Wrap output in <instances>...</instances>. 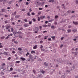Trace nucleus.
Listing matches in <instances>:
<instances>
[{
	"label": "nucleus",
	"mask_w": 78,
	"mask_h": 78,
	"mask_svg": "<svg viewBox=\"0 0 78 78\" xmlns=\"http://www.w3.org/2000/svg\"><path fill=\"white\" fill-rule=\"evenodd\" d=\"M1 12H6V9H1Z\"/></svg>",
	"instance_id": "f257e3e1"
},
{
	"label": "nucleus",
	"mask_w": 78,
	"mask_h": 78,
	"mask_svg": "<svg viewBox=\"0 0 78 78\" xmlns=\"http://www.w3.org/2000/svg\"><path fill=\"white\" fill-rule=\"evenodd\" d=\"M6 30H8L9 28H10V26H9L7 25L5 26Z\"/></svg>",
	"instance_id": "f03ea898"
},
{
	"label": "nucleus",
	"mask_w": 78,
	"mask_h": 78,
	"mask_svg": "<svg viewBox=\"0 0 78 78\" xmlns=\"http://www.w3.org/2000/svg\"><path fill=\"white\" fill-rule=\"evenodd\" d=\"M51 29H53L54 30L55 28H56V27L54 26H51Z\"/></svg>",
	"instance_id": "7ed1b4c3"
},
{
	"label": "nucleus",
	"mask_w": 78,
	"mask_h": 78,
	"mask_svg": "<svg viewBox=\"0 0 78 78\" xmlns=\"http://www.w3.org/2000/svg\"><path fill=\"white\" fill-rule=\"evenodd\" d=\"M37 45L36 44L33 47V49H36L37 48Z\"/></svg>",
	"instance_id": "20e7f679"
},
{
	"label": "nucleus",
	"mask_w": 78,
	"mask_h": 78,
	"mask_svg": "<svg viewBox=\"0 0 78 78\" xmlns=\"http://www.w3.org/2000/svg\"><path fill=\"white\" fill-rule=\"evenodd\" d=\"M17 34H22V32L21 31H18L17 32Z\"/></svg>",
	"instance_id": "39448f33"
},
{
	"label": "nucleus",
	"mask_w": 78,
	"mask_h": 78,
	"mask_svg": "<svg viewBox=\"0 0 78 78\" xmlns=\"http://www.w3.org/2000/svg\"><path fill=\"white\" fill-rule=\"evenodd\" d=\"M73 23L75 25H77L78 24V23L77 22H75V21H73Z\"/></svg>",
	"instance_id": "423d86ee"
},
{
	"label": "nucleus",
	"mask_w": 78,
	"mask_h": 78,
	"mask_svg": "<svg viewBox=\"0 0 78 78\" xmlns=\"http://www.w3.org/2000/svg\"><path fill=\"white\" fill-rule=\"evenodd\" d=\"M44 64L46 66V67H47V66H48V63L46 62H44Z\"/></svg>",
	"instance_id": "0eeeda50"
},
{
	"label": "nucleus",
	"mask_w": 78,
	"mask_h": 78,
	"mask_svg": "<svg viewBox=\"0 0 78 78\" xmlns=\"http://www.w3.org/2000/svg\"><path fill=\"white\" fill-rule=\"evenodd\" d=\"M20 15H16L15 16V18H16V19H18V18H19V17H20Z\"/></svg>",
	"instance_id": "6e6552de"
},
{
	"label": "nucleus",
	"mask_w": 78,
	"mask_h": 78,
	"mask_svg": "<svg viewBox=\"0 0 78 78\" xmlns=\"http://www.w3.org/2000/svg\"><path fill=\"white\" fill-rule=\"evenodd\" d=\"M45 18V16H41L40 19H44Z\"/></svg>",
	"instance_id": "1a4fd4ad"
},
{
	"label": "nucleus",
	"mask_w": 78,
	"mask_h": 78,
	"mask_svg": "<svg viewBox=\"0 0 78 78\" xmlns=\"http://www.w3.org/2000/svg\"><path fill=\"white\" fill-rule=\"evenodd\" d=\"M41 73H43V74H44V73H45V71H44V70H42L41 71Z\"/></svg>",
	"instance_id": "9d476101"
},
{
	"label": "nucleus",
	"mask_w": 78,
	"mask_h": 78,
	"mask_svg": "<svg viewBox=\"0 0 78 78\" xmlns=\"http://www.w3.org/2000/svg\"><path fill=\"white\" fill-rule=\"evenodd\" d=\"M67 31H68V33H70V32L72 31V30H71V29H68Z\"/></svg>",
	"instance_id": "9b49d317"
},
{
	"label": "nucleus",
	"mask_w": 78,
	"mask_h": 78,
	"mask_svg": "<svg viewBox=\"0 0 78 78\" xmlns=\"http://www.w3.org/2000/svg\"><path fill=\"white\" fill-rule=\"evenodd\" d=\"M20 59L22 60V61H25V58H24L21 57L20 58Z\"/></svg>",
	"instance_id": "f8f14e48"
},
{
	"label": "nucleus",
	"mask_w": 78,
	"mask_h": 78,
	"mask_svg": "<svg viewBox=\"0 0 78 78\" xmlns=\"http://www.w3.org/2000/svg\"><path fill=\"white\" fill-rule=\"evenodd\" d=\"M27 15L28 16H31V14L29 12L27 13Z\"/></svg>",
	"instance_id": "ddd939ff"
},
{
	"label": "nucleus",
	"mask_w": 78,
	"mask_h": 78,
	"mask_svg": "<svg viewBox=\"0 0 78 78\" xmlns=\"http://www.w3.org/2000/svg\"><path fill=\"white\" fill-rule=\"evenodd\" d=\"M51 37L53 40H55V36H52Z\"/></svg>",
	"instance_id": "4468645a"
},
{
	"label": "nucleus",
	"mask_w": 78,
	"mask_h": 78,
	"mask_svg": "<svg viewBox=\"0 0 78 78\" xmlns=\"http://www.w3.org/2000/svg\"><path fill=\"white\" fill-rule=\"evenodd\" d=\"M31 53L32 54H33V53H36V52H35V51H31Z\"/></svg>",
	"instance_id": "2eb2a0df"
},
{
	"label": "nucleus",
	"mask_w": 78,
	"mask_h": 78,
	"mask_svg": "<svg viewBox=\"0 0 78 78\" xmlns=\"http://www.w3.org/2000/svg\"><path fill=\"white\" fill-rule=\"evenodd\" d=\"M48 2H52V3H53V2H54V0H49Z\"/></svg>",
	"instance_id": "dca6fc26"
},
{
	"label": "nucleus",
	"mask_w": 78,
	"mask_h": 78,
	"mask_svg": "<svg viewBox=\"0 0 78 78\" xmlns=\"http://www.w3.org/2000/svg\"><path fill=\"white\" fill-rule=\"evenodd\" d=\"M20 61H16L15 62L16 63H18V64L20 63Z\"/></svg>",
	"instance_id": "f3484780"
},
{
	"label": "nucleus",
	"mask_w": 78,
	"mask_h": 78,
	"mask_svg": "<svg viewBox=\"0 0 78 78\" xmlns=\"http://www.w3.org/2000/svg\"><path fill=\"white\" fill-rule=\"evenodd\" d=\"M24 27H28V25L27 24H25L24 25Z\"/></svg>",
	"instance_id": "a211bd4d"
},
{
	"label": "nucleus",
	"mask_w": 78,
	"mask_h": 78,
	"mask_svg": "<svg viewBox=\"0 0 78 78\" xmlns=\"http://www.w3.org/2000/svg\"><path fill=\"white\" fill-rule=\"evenodd\" d=\"M48 26L49 27H51V23H48Z\"/></svg>",
	"instance_id": "6ab92c4d"
},
{
	"label": "nucleus",
	"mask_w": 78,
	"mask_h": 78,
	"mask_svg": "<svg viewBox=\"0 0 78 78\" xmlns=\"http://www.w3.org/2000/svg\"><path fill=\"white\" fill-rule=\"evenodd\" d=\"M47 27V25L46 24H44L43 25V27H44V28L45 27Z\"/></svg>",
	"instance_id": "aec40b11"
},
{
	"label": "nucleus",
	"mask_w": 78,
	"mask_h": 78,
	"mask_svg": "<svg viewBox=\"0 0 78 78\" xmlns=\"http://www.w3.org/2000/svg\"><path fill=\"white\" fill-rule=\"evenodd\" d=\"M13 70V69L12 68H10V69L9 72H11V71H12V70Z\"/></svg>",
	"instance_id": "412c9836"
},
{
	"label": "nucleus",
	"mask_w": 78,
	"mask_h": 78,
	"mask_svg": "<svg viewBox=\"0 0 78 78\" xmlns=\"http://www.w3.org/2000/svg\"><path fill=\"white\" fill-rule=\"evenodd\" d=\"M17 13V12H16V11H15V12H14V13L13 14V15H14V16L15 15H16V14Z\"/></svg>",
	"instance_id": "4be33fe9"
},
{
	"label": "nucleus",
	"mask_w": 78,
	"mask_h": 78,
	"mask_svg": "<svg viewBox=\"0 0 78 78\" xmlns=\"http://www.w3.org/2000/svg\"><path fill=\"white\" fill-rule=\"evenodd\" d=\"M53 20H49V22H53Z\"/></svg>",
	"instance_id": "5701e85b"
},
{
	"label": "nucleus",
	"mask_w": 78,
	"mask_h": 78,
	"mask_svg": "<svg viewBox=\"0 0 78 78\" xmlns=\"http://www.w3.org/2000/svg\"><path fill=\"white\" fill-rule=\"evenodd\" d=\"M13 34H14V35H15V34H17V32L16 31L15 32H13Z\"/></svg>",
	"instance_id": "b1692460"
},
{
	"label": "nucleus",
	"mask_w": 78,
	"mask_h": 78,
	"mask_svg": "<svg viewBox=\"0 0 78 78\" xmlns=\"http://www.w3.org/2000/svg\"><path fill=\"white\" fill-rule=\"evenodd\" d=\"M62 6H63V8H64V9H65V6H64V4H62Z\"/></svg>",
	"instance_id": "393cba45"
},
{
	"label": "nucleus",
	"mask_w": 78,
	"mask_h": 78,
	"mask_svg": "<svg viewBox=\"0 0 78 78\" xmlns=\"http://www.w3.org/2000/svg\"><path fill=\"white\" fill-rule=\"evenodd\" d=\"M77 31V30L76 29H74L73 30V31L74 32V33L75 32H76Z\"/></svg>",
	"instance_id": "a878e982"
},
{
	"label": "nucleus",
	"mask_w": 78,
	"mask_h": 78,
	"mask_svg": "<svg viewBox=\"0 0 78 78\" xmlns=\"http://www.w3.org/2000/svg\"><path fill=\"white\" fill-rule=\"evenodd\" d=\"M26 5H29V3H28V2H26Z\"/></svg>",
	"instance_id": "bb28decb"
},
{
	"label": "nucleus",
	"mask_w": 78,
	"mask_h": 78,
	"mask_svg": "<svg viewBox=\"0 0 78 78\" xmlns=\"http://www.w3.org/2000/svg\"><path fill=\"white\" fill-rule=\"evenodd\" d=\"M4 55H8V53H7V52H5L4 53Z\"/></svg>",
	"instance_id": "cd10ccee"
},
{
	"label": "nucleus",
	"mask_w": 78,
	"mask_h": 78,
	"mask_svg": "<svg viewBox=\"0 0 78 78\" xmlns=\"http://www.w3.org/2000/svg\"><path fill=\"white\" fill-rule=\"evenodd\" d=\"M29 25H31V24L32 23V21H29Z\"/></svg>",
	"instance_id": "c85d7f7f"
},
{
	"label": "nucleus",
	"mask_w": 78,
	"mask_h": 78,
	"mask_svg": "<svg viewBox=\"0 0 78 78\" xmlns=\"http://www.w3.org/2000/svg\"><path fill=\"white\" fill-rule=\"evenodd\" d=\"M23 30V28L22 27H21L20 28V29L19 30V31H20V30Z\"/></svg>",
	"instance_id": "c756f323"
},
{
	"label": "nucleus",
	"mask_w": 78,
	"mask_h": 78,
	"mask_svg": "<svg viewBox=\"0 0 78 78\" xmlns=\"http://www.w3.org/2000/svg\"><path fill=\"white\" fill-rule=\"evenodd\" d=\"M31 14L32 16H34V15H35V13H34V12H32L31 13Z\"/></svg>",
	"instance_id": "7c9ffc66"
},
{
	"label": "nucleus",
	"mask_w": 78,
	"mask_h": 78,
	"mask_svg": "<svg viewBox=\"0 0 78 78\" xmlns=\"http://www.w3.org/2000/svg\"><path fill=\"white\" fill-rule=\"evenodd\" d=\"M4 38H5V37H4V36L2 37H1V39H4Z\"/></svg>",
	"instance_id": "2f4dec72"
},
{
	"label": "nucleus",
	"mask_w": 78,
	"mask_h": 78,
	"mask_svg": "<svg viewBox=\"0 0 78 78\" xmlns=\"http://www.w3.org/2000/svg\"><path fill=\"white\" fill-rule=\"evenodd\" d=\"M22 49L21 48H18V50H19V51H21L22 50Z\"/></svg>",
	"instance_id": "473e14b6"
},
{
	"label": "nucleus",
	"mask_w": 78,
	"mask_h": 78,
	"mask_svg": "<svg viewBox=\"0 0 78 78\" xmlns=\"http://www.w3.org/2000/svg\"><path fill=\"white\" fill-rule=\"evenodd\" d=\"M43 48V46H42V45H41L40 48H41V49H42Z\"/></svg>",
	"instance_id": "72a5a7b5"
},
{
	"label": "nucleus",
	"mask_w": 78,
	"mask_h": 78,
	"mask_svg": "<svg viewBox=\"0 0 78 78\" xmlns=\"http://www.w3.org/2000/svg\"><path fill=\"white\" fill-rule=\"evenodd\" d=\"M29 55V52H27V54H26V56H28Z\"/></svg>",
	"instance_id": "f704fd0d"
},
{
	"label": "nucleus",
	"mask_w": 78,
	"mask_h": 78,
	"mask_svg": "<svg viewBox=\"0 0 78 78\" xmlns=\"http://www.w3.org/2000/svg\"><path fill=\"white\" fill-rule=\"evenodd\" d=\"M11 59V57H9L7 58V59L8 60H10Z\"/></svg>",
	"instance_id": "c9c22d12"
},
{
	"label": "nucleus",
	"mask_w": 78,
	"mask_h": 78,
	"mask_svg": "<svg viewBox=\"0 0 78 78\" xmlns=\"http://www.w3.org/2000/svg\"><path fill=\"white\" fill-rule=\"evenodd\" d=\"M76 4H78V0H77L76 1Z\"/></svg>",
	"instance_id": "e433bc0d"
},
{
	"label": "nucleus",
	"mask_w": 78,
	"mask_h": 78,
	"mask_svg": "<svg viewBox=\"0 0 78 78\" xmlns=\"http://www.w3.org/2000/svg\"><path fill=\"white\" fill-rule=\"evenodd\" d=\"M16 72H12V75H14V74H16Z\"/></svg>",
	"instance_id": "4c0bfd02"
},
{
	"label": "nucleus",
	"mask_w": 78,
	"mask_h": 78,
	"mask_svg": "<svg viewBox=\"0 0 78 78\" xmlns=\"http://www.w3.org/2000/svg\"><path fill=\"white\" fill-rule=\"evenodd\" d=\"M33 72L34 73L36 74V71L35 70H33Z\"/></svg>",
	"instance_id": "58836bf2"
},
{
	"label": "nucleus",
	"mask_w": 78,
	"mask_h": 78,
	"mask_svg": "<svg viewBox=\"0 0 78 78\" xmlns=\"http://www.w3.org/2000/svg\"><path fill=\"white\" fill-rule=\"evenodd\" d=\"M24 21L25 22H28V20H27V19H24Z\"/></svg>",
	"instance_id": "ea45409f"
},
{
	"label": "nucleus",
	"mask_w": 78,
	"mask_h": 78,
	"mask_svg": "<svg viewBox=\"0 0 78 78\" xmlns=\"http://www.w3.org/2000/svg\"><path fill=\"white\" fill-rule=\"evenodd\" d=\"M58 16L57 15L55 16V19H57V18H58Z\"/></svg>",
	"instance_id": "a19ab883"
},
{
	"label": "nucleus",
	"mask_w": 78,
	"mask_h": 78,
	"mask_svg": "<svg viewBox=\"0 0 78 78\" xmlns=\"http://www.w3.org/2000/svg\"><path fill=\"white\" fill-rule=\"evenodd\" d=\"M11 31L12 32H13L14 31V29L12 28H11Z\"/></svg>",
	"instance_id": "79ce46f5"
},
{
	"label": "nucleus",
	"mask_w": 78,
	"mask_h": 78,
	"mask_svg": "<svg viewBox=\"0 0 78 78\" xmlns=\"http://www.w3.org/2000/svg\"><path fill=\"white\" fill-rule=\"evenodd\" d=\"M5 17H8V15H5L4 16Z\"/></svg>",
	"instance_id": "37998d69"
},
{
	"label": "nucleus",
	"mask_w": 78,
	"mask_h": 78,
	"mask_svg": "<svg viewBox=\"0 0 78 78\" xmlns=\"http://www.w3.org/2000/svg\"><path fill=\"white\" fill-rule=\"evenodd\" d=\"M3 48V46L2 45H0V48Z\"/></svg>",
	"instance_id": "c03bdc74"
},
{
	"label": "nucleus",
	"mask_w": 78,
	"mask_h": 78,
	"mask_svg": "<svg viewBox=\"0 0 78 78\" xmlns=\"http://www.w3.org/2000/svg\"><path fill=\"white\" fill-rule=\"evenodd\" d=\"M67 13H70V12H71V11H70V10H68L67 11Z\"/></svg>",
	"instance_id": "a18cd8bd"
},
{
	"label": "nucleus",
	"mask_w": 78,
	"mask_h": 78,
	"mask_svg": "<svg viewBox=\"0 0 78 78\" xmlns=\"http://www.w3.org/2000/svg\"><path fill=\"white\" fill-rule=\"evenodd\" d=\"M8 38H9V37L8 36H7L5 38V39H8Z\"/></svg>",
	"instance_id": "49530a36"
},
{
	"label": "nucleus",
	"mask_w": 78,
	"mask_h": 78,
	"mask_svg": "<svg viewBox=\"0 0 78 78\" xmlns=\"http://www.w3.org/2000/svg\"><path fill=\"white\" fill-rule=\"evenodd\" d=\"M38 21H40V17H38Z\"/></svg>",
	"instance_id": "de8ad7c7"
},
{
	"label": "nucleus",
	"mask_w": 78,
	"mask_h": 78,
	"mask_svg": "<svg viewBox=\"0 0 78 78\" xmlns=\"http://www.w3.org/2000/svg\"><path fill=\"white\" fill-rule=\"evenodd\" d=\"M47 37H48V36H47V37L45 36L44 37V39H47Z\"/></svg>",
	"instance_id": "09e8293b"
},
{
	"label": "nucleus",
	"mask_w": 78,
	"mask_h": 78,
	"mask_svg": "<svg viewBox=\"0 0 78 78\" xmlns=\"http://www.w3.org/2000/svg\"><path fill=\"white\" fill-rule=\"evenodd\" d=\"M42 8H39V10H42Z\"/></svg>",
	"instance_id": "8fccbe9b"
},
{
	"label": "nucleus",
	"mask_w": 78,
	"mask_h": 78,
	"mask_svg": "<svg viewBox=\"0 0 78 78\" xmlns=\"http://www.w3.org/2000/svg\"><path fill=\"white\" fill-rule=\"evenodd\" d=\"M40 44H42L43 43V41H40Z\"/></svg>",
	"instance_id": "3c124183"
},
{
	"label": "nucleus",
	"mask_w": 78,
	"mask_h": 78,
	"mask_svg": "<svg viewBox=\"0 0 78 78\" xmlns=\"http://www.w3.org/2000/svg\"><path fill=\"white\" fill-rule=\"evenodd\" d=\"M38 38H40V37H41V35H39L38 36Z\"/></svg>",
	"instance_id": "603ef678"
},
{
	"label": "nucleus",
	"mask_w": 78,
	"mask_h": 78,
	"mask_svg": "<svg viewBox=\"0 0 78 78\" xmlns=\"http://www.w3.org/2000/svg\"><path fill=\"white\" fill-rule=\"evenodd\" d=\"M39 31V30H38L37 31H35L34 32L35 33H37V32Z\"/></svg>",
	"instance_id": "864d4df0"
},
{
	"label": "nucleus",
	"mask_w": 78,
	"mask_h": 78,
	"mask_svg": "<svg viewBox=\"0 0 78 78\" xmlns=\"http://www.w3.org/2000/svg\"><path fill=\"white\" fill-rule=\"evenodd\" d=\"M14 41H15V39H13L12 40V42H14Z\"/></svg>",
	"instance_id": "5fc2aeb1"
},
{
	"label": "nucleus",
	"mask_w": 78,
	"mask_h": 78,
	"mask_svg": "<svg viewBox=\"0 0 78 78\" xmlns=\"http://www.w3.org/2000/svg\"><path fill=\"white\" fill-rule=\"evenodd\" d=\"M47 30H45V31H44L43 32V33H47Z\"/></svg>",
	"instance_id": "6e6d98bb"
},
{
	"label": "nucleus",
	"mask_w": 78,
	"mask_h": 78,
	"mask_svg": "<svg viewBox=\"0 0 78 78\" xmlns=\"http://www.w3.org/2000/svg\"><path fill=\"white\" fill-rule=\"evenodd\" d=\"M61 78H65V77H64V76H62Z\"/></svg>",
	"instance_id": "4d7b16f0"
},
{
	"label": "nucleus",
	"mask_w": 78,
	"mask_h": 78,
	"mask_svg": "<svg viewBox=\"0 0 78 78\" xmlns=\"http://www.w3.org/2000/svg\"><path fill=\"white\" fill-rule=\"evenodd\" d=\"M39 27H40V30H41V29H42V26H39Z\"/></svg>",
	"instance_id": "13d9d810"
},
{
	"label": "nucleus",
	"mask_w": 78,
	"mask_h": 78,
	"mask_svg": "<svg viewBox=\"0 0 78 78\" xmlns=\"http://www.w3.org/2000/svg\"><path fill=\"white\" fill-rule=\"evenodd\" d=\"M38 14L39 15H40V14H41V12H39Z\"/></svg>",
	"instance_id": "bf43d9fd"
},
{
	"label": "nucleus",
	"mask_w": 78,
	"mask_h": 78,
	"mask_svg": "<svg viewBox=\"0 0 78 78\" xmlns=\"http://www.w3.org/2000/svg\"><path fill=\"white\" fill-rule=\"evenodd\" d=\"M63 47V44H61V45L60 46V48H62Z\"/></svg>",
	"instance_id": "052dcab7"
},
{
	"label": "nucleus",
	"mask_w": 78,
	"mask_h": 78,
	"mask_svg": "<svg viewBox=\"0 0 78 78\" xmlns=\"http://www.w3.org/2000/svg\"><path fill=\"white\" fill-rule=\"evenodd\" d=\"M12 53L14 54L16 53V52L14 51H13L12 52Z\"/></svg>",
	"instance_id": "680f3d73"
},
{
	"label": "nucleus",
	"mask_w": 78,
	"mask_h": 78,
	"mask_svg": "<svg viewBox=\"0 0 78 78\" xmlns=\"http://www.w3.org/2000/svg\"><path fill=\"white\" fill-rule=\"evenodd\" d=\"M48 41H51V38H49L48 39Z\"/></svg>",
	"instance_id": "e2e57ef3"
},
{
	"label": "nucleus",
	"mask_w": 78,
	"mask_h": 78,
	"mask_svg": "<svg viewBox=\"0 0 78 78\" xmlns=\"http://www.w3.org/2000/svg\"><path fill=\"white\" fill-rule=\"evenodd\" d=\"M5 23H7L8 21H7V20L5 21Z\"/></svg>",
	"instance_id": "0e129e2a"
},
{
	"label": "nucleus",
	"mask_w": 78,
	"mask_h": 78,
	"mask_svg": "<svg viewBox=\"0 0 78 78\" xmlns=\"http://www.w3.org/2000/svg\"><path fill=\"white\" fill-rule=\"evenodd\" d=\"M29 10H30V12H31V11H32V10H31V9L30 8L29 9Z\"/></svg>",
	"instance_id": "69168bd1"
},
{
	"label": "nucleus",
	"mask_w": 78,
	"mask_h": 78,
	"mask_svg": "<svg viewBox=\"0 0 78 78\" xmlns=\"http://www.w3.org/2000/svg\"><path fill=\"white\" fill-rule=\"evenodd\" d=\"M64 39V37H62L61 38V40H63V39Z\"/></svg>",
	"instance_id": "338daca9"
},
{
	"label": "nucleus",
	"mask_w": 78,
	"mask_h": 78,
	"mask_svg": "<svg viewBox=\"0 0 78 78\" xmlns=\"http://www.w3.org/2000/svg\"><path fill=\"white\" fill-rule=\"evenodd\" d=\"M34 21H36V19L34 18L32 19Z\"/></svg>",
	"instance_id": "774afa93"
}]
</instances>
